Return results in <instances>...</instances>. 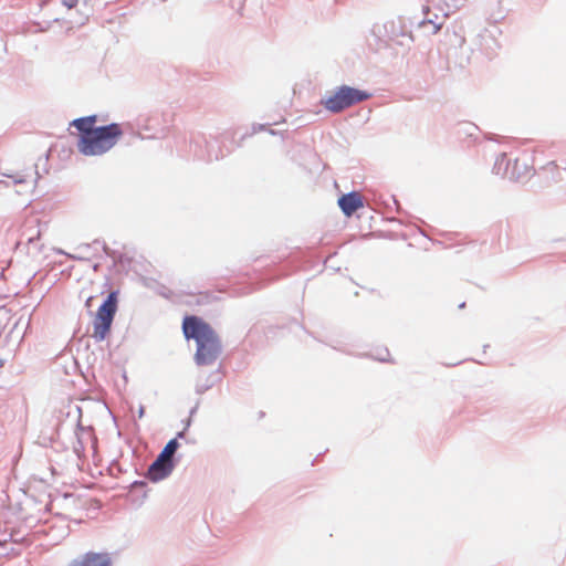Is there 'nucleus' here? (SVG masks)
I'll list each match as a JSON object with an SVG mask.
<instances>
[{"label": "nucleus", "mask_w": 566, "mask_h": 566, "mask_svg": "<svg viewBox=\"0 0 566 566\" xmlns=\"http://www.w3.org/2000/svg\"><path fill=\"white\" fill-rule=\"evenodd\" d=\"M93 300H94V296H90V297L86 300V302H85V306H86L87 308H91Z\"/></svg>", "instance_id": "1a4fd4ad"}, {"label": "nucleus", "mask_w": 566, "mask_h": 566, "mask_svg": "<svg viewBox=\"0 0 566 566\" xmlns=\"http://www.w3.org/2000/svg\"><path fill=\"white\" fill-rule=\"evenodd\" d=\"M370 97L365 91H360L350 86H340L333 94L322 99V105L332 113H339L357 103L366 101Z\"/></svg>", "instance_id": "7ed1b4c3"}, {"label": "nucleus", "mask_w": 566, "mask_h": 566, "mask_svg": "<svg viewBox=\"0 0 566 566\" xmlns=\"http://www.w3.org/2000/svg\"><path fill=\"white\" fill-rule=\"evenodd\" d=\"M97 116L91 115L71 122L80 133L77 149L84 156H101L111 150L124 135L120 124L96 127Z\"/></svg>", "instance_id": "f257e3e1"}, {"label": "nucleus", "mask_w": 566, "mask_h": 566, "mask_svg": "<svg viewBox=\"0 0 566 566\" xmlns=\"http://www.w3.org/2000/svg\"><path fill=\"white\" fill-rule=\"evenodd\" d=\"M67 566H112V562L106 553L88 552L72 560Z\"/></svg>", "instance_id": "423d86ee"}, {"label": "nucleus", "mask_w": 566, "mask_h": 566, "mask_svg": "<svg viewBox=\"0 0 566 566\" xmlns=\"http://www.w3.org/2000/svg\"><path fill=\"white\" fill-rule=\"evenodd\" d=\"M338 206L345 216L350 217L354 212L364 207V198L359 192L353 191L339 197Z\"/></svg>", "instance_id": "0eeeda50"}, {"label": "nucleus", "mask_w": 566, "mask_h": 566, "mask_svg": "<svg viewBox=\"0 0 566 566\" xmlns=\"http://www.w3.org/2000/svg\"><path fill=\"white\" fill-rule=\"evenodd\" d=\"M62 3L67 9H73V8H75L77 6L78 0H62Z\"/></svg>", "instance_id": "6e6552de"}, {"label": "nucleus", "mask_w": 566, "mask_h": 566, "mask_svg": "<svg viewBox=\"0 0 566 566\" xmlns=\"http://www.w3.org/2000/svg\"><path fill=\"white\" fill-rule=\"evenodd\" d=\"M178 442L176 439H171L159 453L157 459L149 467V476L151 480H160L167 476L171 469V459L178 449Z\"/></svg>", "instance_id": "39448f33"}, {"label": "nucleus", "mask_w": 566, "mask_h": 566, "mask_svg": "<svg viewBox=\"0 0 566 566\" xmlns=\"http://www.w3.org/2000/svg\"><path fill=\"white\" fill-rule=\"evenodd\" d=\"M117 291L108 294L105 302L98 307L93 322V337L103 340L108 335L114 316L117 312Z\"/></svg>", "instance_id": "20e7f679"}, {"label": "nucleus", "mask_w": 566, "mask_h": 566, "mask_svg": "<svg viewBox=\"0 0 566 566\" xmlns=\"http://www.w3.org/2000/svg\"><path fill=\"white\" fill-rule=\"evenodd\" d=\"M182 332L187 339L196 340L195 359L198 365H211L218 358L221 352L219 337L202 318L186 316L182 322Z\"/></svg>", "instance_id": "f03ea898"}]
</instances>
